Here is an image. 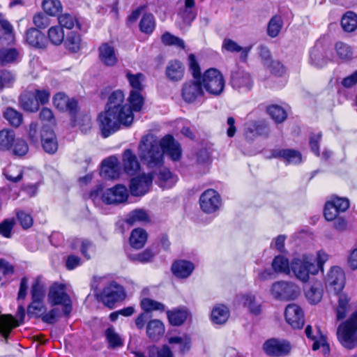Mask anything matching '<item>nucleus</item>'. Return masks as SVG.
I'll use <instances>...</instances> for the list:
<instances>
[{
	"label": "nucleus",
	"instance_id": "obj_14",
	"mask_svg": "<svg viewBox=\"0 0 357 357\" xmlns=\"http://www.w3.org/2000/svg\"><path fill=\"white\" fill-rule=\"evenodd\" d=\"M231 84L241 93L250 91L253 86V80L249 73L238 69L231 73Z\"/></svg>",
	"mask_w": 357,
	"mask_h": 357
},
{
	"label": "nucleus",
	"instance_id": "obj_53",
	"mask_svg": "<svg viewBox=\"0 0 357 357\" xmlns=\"http://www.w3.org/2000/svg\"><path fill=\"white\" fill-rule=\"evenodd\" d=\"M18 56L19 52L15 49H0V62L3 65L16 61Z\"/></svg>",
	"mask_w": 357,
	"mask_h": 357
},
{
	"label": "nucleus",
	"instance_id": "obj_63",
	"mask_svg": "<svg viewBox=\"0 0 357 357\" xmlns=\"http://www.w3.org/2000/svg\"><path fill=\"white\" fill-rule=\"evenodd\" d=\"M155 253L151 249H146L143 252L130 256L132 261H139L140 263H148L152 260Z\"/></svg>",
	"mask_w": 357,
	"mask_h": 357
},
{
	"label": "nucleus",
	"instance_id": "obj_52",
	"mask_svg": "<svg viewBox=\"0 0 357 357\" xmlns=\"http://www.w3.org/2000/svg\"><path fill=\"white\" fill-rule=\"evenodd\" d=\"M48 37L53 44L60 45L64 39V33L62 27L60 25L52 26L48 31Z\"/></svg>",
	"mask_w": 357,
	"mask_h": 357
},
{
	"label": "nucleus",
	"instance_id": "obj_47",
	"mask_svg": "<svg viewBox=\"0 0 357 357\" xmlns=\"http://www.w3.org/2000/svg\"><path fill=\"white\" fill-rule=\"evenodd\" d=\"M44 11L51 16H55L62 10L59 0H43L42 3Z\"/></svg>",
	"mask_w": 357,
	"mask_h": 357
},
{
	"label": "nucleus",
	"instance_id": "obj_6",
	"mask_svg": "<svg viewBox=\"0 0 357 357\" xmlns=\"http://www.w3.org/2000/svg\"><path fill=\"white\" fill-rule=\"evenodd\" d=\"M126 77L132 89L128 99V102L135 112H139L144 105V97L142 93L145 87L146 77L143 73L132 74L130 71L126 73Z\"/></svg>",
	"mask_w": 357,
	"mask_h": 357
},
{
	"label": "nucleus",
	"instance_id": "obj_48",
	"mask_svg": "<svg viewBox=\"0 0 357 357\" xmlns=\"http://www.w3.org/2000/svg\"><path fill=\"white\" fill-rule=\"evenodd\" d=\"M194 6L195 0H185V9L181 13V15L185 24H190L196 17Z\"/></svg>",
	"mask_w": 357,
	"mask_h": 357
},
{
	"label": "nucleus",
	"instance_id": "obj_23",
	"mask_svg": "<svg viewBox=\"0 0 357 357\" xmlns=\"http://www.w3.org/2000/svg\"><path fill=\"white\" fill-rule=\"evenodd\" d=\"M268 131L264 121H250L245 123V135L248 139H253L257 136L266 135Z\"/></svg>",
	"mask_w": 357,
	"mask_h": 357
},
{
	"label": "nucleus",
	"instance_id": "obj_19",
	"mask_svg": "<svg viewBox=\"0 0 357 357\" xmlns=\"http://www.w3.org/2000/svg\"><path fill=\"white\" fill-rule=\"evenodd\" d=\"M121 174V166L116 156H110L102 160L100 174L105 178L115 179Z\"/></svg>",
	"mask_w": 357,
	"mask_h": 357
},
{
	"label": "nucleus",
	"instance_id": "obj_38",
	"mask_svg": "<svg viewBox=\"0 0 357 357\" xmlns=\"http://www.w3.org/2000/svg\"><path fill=\"white\" fill-rule=\"evenodd\" d=\"M147 240V234L145 230L137 228L132 230L130 236V244L135 249L142 248Z\"/></svg>",
	"mask_w": 357,
	"mask_h": 357
},
{
	"label": "nucleus",
	"instance_id": "obj_39",
	"mask_svg": "<svg viewBox=\"0 0 357 357\" xmlns=\"http://www.w3.org/2000/svg\"><path fill=\"white\" fill-rule=\"evenodd\" d=\"M20 103L23 109L34 112L38 109V102L33 94L24 93L20 97Z\"/></svg>",
	"mask_w": 357,
	"mask_h": 357
},
{
	"label": "nucleus",
	"instance_id": "obj_8",
	"mask_svg": "<svg viewBox=\"0 0 357 357\" xmlns=\"http://www.w3.org/2000/svg\"><path fill=\"white\" fill-rule=\"evenodd\" d=\"M202 86L210 94L218 96L225 88V79L222 73L215 68H209L201 77Z\"/></svg>",
	"mask_w": 357,
	"mask_h": 357
},
{
	"label": "nucleus",
	"instance_id": "obj_18",
	"mask_svg": "<svg viewBox=\"0 0 357 357\" xmlns=\"http://www.w3.org/2000/svg\"><path fill=\"white\" fill-rule=\"evenodd\" d=\"M236 301L242 304L253 316H259L262 312L261 304L255 294L251 293L238 294L236 297Z\"/></svg>",
	"mask_w": 357,
	"mask_h": 357
},
{
	"label": "nucleus",
	"instance_id": "obj_10",
	"mask_svg": "<svg viewBox=\"0 0 357 357\" xmlns=\"http://www.w3.org/2000/svg\"><path fill=\"white\" fill-rule=\"evenodd\" d=\"M98 296L106 306L112 308L116 302L124 299L126 292L121 285L116 282H111L104 287Z\"/></svg>",
	"mask_w": 357,
	"mask_h": 357
},
{
	"label": "nucleus",
	"instance_id": "obj_34",
	"mask_svg": "<svg viewBox=\"0 0 357 357\" xmlns=\"http://www.w3.org/2000/svg\"><path fill=\"white\" fill-rule=\"evenodd\" d=\"M310 63L315 67L321 68L326 63L324 49L321 45L316 44L310 52Z\"/></svg>",
	"mask_w": 357,
	"mask_h": 357
},
{
	"label": "nucleus",
	"instance_id": "obj_17",
	"mask_svg": "<svg viewBox=\"0 0 357 357\" xmlns=\"http://www.w3.org/2000/svg\"><path fill=\"white\" fill-rule=\"evenodd\" d=\"M287 322L294 328H300L304 324V314L301 307L295 303L289 304L284 311Z\"/></svg>",
	"mask_w": 357,
	"mask_h": 357
},
{
	"label": "nucleus",
	"instance_id": "obj_26",
	"mask_svg": "<svg viewBox=\"0 0 357 357\" xmlns=\"http://www.w3.org/2000/svg\"><path fill=\"white\" fill-rule=\"evenodd\" d=\"M194 268V264L186 260L176 261L172 266L173 274L179 278H186L189 277Z\"/></svg>",
	"mask_w": 357,
	"mask_h": 357
},
{
	"label": "nucleus",
	"instance_id": "obj_24",
	"mask_svg": "<svg viewBox=\"0 0 357 357\" xmlns=\"http://www.w3.org/2000/svg\"><path fill=\"white\" fill-rule=\"evenodd\" d=\"M185 73V67L183 64L178 60H171L168 62L165 75L168 79L171 82L181 81Z\"/></svg>",
	"mask_w": 357,
	"mask_h": 357
},
{
	"label": "nucleus",
	"instance_id": "obj_7",
	"mask_svg": "<svg viewBox=\"0 0 357 357\" xmlns=\"http://www.w3.org/2000/svg\"><path fill=\"white\" fill-rule=\"evenodd\" d=\"M49 303L52 305H61L62 312L68 316L72 311V301L69 295L66 293V286L63 284L54 283L49 290L47 295Z\"/></svg>",
	"mask_w": 357,
	"mask_h": 357
},
{
	"label": "nucleus",
	"instance_id": "obj_51",
	"mask_svg": "<svg viewBox=\"0 0 357 357\" xmlns=\"http://www.w3.org/2000/svg\"><path fill=\"white\" fill-rule=\"evenodd\" d=\"M162 42L165 45L175 46L181 49H185V43L181 38L171 34L169 32L165 33L162 36Z\"/></svg>",
	"mask_w": 357,
	"mask_h": 357
},
{
	"label": "nucleus",
	"instance_id": "obj_64",
	"mask_svg": "<svg viewBox=\"0 0 357 357\" xmlns=\"http://www.w3.org/2000/svg\"><path fill=\"white\" fill-rule=\"evenodd\" d=\"M188 65L194 79H201V69L195 54L188 56Z\"/></svg>",
	"mask_w": 357,
	"mask_h": 357
},
{
	"label": "nucleus",
	"instance_id": "obj_28",
	"mask_svg": "<svg viewBox=\"0 0 357 357\" xmlns=\"http://www.w3.org/2000/svg\"><path fill=\"white\" fill-rule=\"evenodd\" d=\"M274 158H282L288 164H297L301 161V154L294 149H275L273 151Z\"/></svg>",
	"mask_w": 357,
	"mask_h": 357
},
{
	"label": "nucleus",
	"instance_id": "obj_30",
	"mask_svg": "<svg viewBox=\"0 0 357 357\" xmlns=\"http://www.w3.org/2000/svg\"><path fill=\"white\" fill-rule=\"evenodd\" d=\"M230 315L229 308L222 304L215 305L211 311V319L213 324L222 325L226 323Z\"/></svg>",
	"mask_w": 357,
	"mask_h": 357
},
{
	"label": "nucleus",
	"instance_id": "obj_61",
	"mask_svg": "<svg viewBox=\"0 0 357 357\" xmlns=\"http://www.w3.org/2000/svg\"><path fill=\"white\" fill-rule=\"evenodd\" d=\"M29 150L28 145L26 142L20 138H17L15 142H14L13 149L9 150L14 155L22 156L25 155Z\"/></svg>",
	"mask_w": 357,
	"mask_h": 357
},
{
	"label": "nucleus",
	"instance_id": "obj_36",
	"mask_svg": "<svg viewBox=\"0 0 357 357\" xmlns=\"http://www.w3.org/2000/svg\"><path fill=\"white\" fill-rule=\"evenodd\" d=\"M59 23L61 27H65L68 29H72L76 27L81 31H85L86 29L82 27L81 22L74 16L70 14L65 13L61 15L59 18Z\"/></svg>",
	"mask_w": 357,
	"mask_h": 357
},
{
	"label": "nucleus",
	"instance_id": "obj_40",
	"mask_svg": "<svg viewBox=\"0 0 357 357\" xmlns=\"http://www.w3.org/2000/svg\"><path fill=\"white\" fill-rule=\"evenodd\" d=\"M3 174L8 181L17 183L22 179L23 173L21 167L10 164L3 169Z\"/></svg>",
	"mask_w": 357,
	"mask_h": 357
},
{
	"label": "nucleus",
	"instance_id": "obj_42",
	"mask_svg": "<svg viewBox=\"0 0 357 357\" xmlns=\"http://www.w3.org/2000/svg\"><path fill=\"white\" fill-rule=\"evenodd\" d=\"M335 48L337 55L342 61H349L354 57L353 48L347 43L337 42Z\"/></svg>",
	"mask_w": 357,
	"mask_h": 357
},
{
	"label": "nucleus",
	"instance_id": "obj_35",
	"mask_svg": "<svg viewBox=\"0 0 357 357\" xmlns=\"http://www.w3.org/2000/svg\"><path fill=\"white\" fill-rule=\"evenodd\" d=\"M15 132L10 129H4L0 131V150L8 151L13 149L15 142Z\"/></svg>",
	"mask_w": 357,
	"mask_h": 357
},
{
	"label": "nucleus",
	"instance_id": "obj_27",
	"mask_svg": "<svg viewBox=\"0 0 357 357\" xmlns=\"http://www.w3.org/2000/svg\"><path fill=\"white\" fill-rule=\"evenodd\" d=\"M123 161L124 170L129 175L135 174L140 169L136 155L130 149L124 151Z\"/></svg>",
	"mask_w": 357,
	"mask_h": 357
},
{
	"label": "nucleus",
	"instance_id": "obj_4",
	"mask_svg": "<svg viewBox=\"0 0 357 357\" xmlns=\"http://www.w3.org/2000/svg\"><path fill=\"white\" fill-rule=\"evenodd\" d=\"M337 338L340 344L348 350L357 346V317L351 314L337 328Z\"/></svg>",
	"mask_w": 357,
	"mask_h": 357
},
{
	"label": "nucleus",
	"instance_id": "obj_55",
	"mask_svg": "<svg viewBox=\"0 0 357 357\" xmlns=\"http://www.w3.org/2000/svg\"><path fill=\"white\" fill-rule=\"evenodd\" d=\"M282 20L280 16L275 15L273 17L268 25V33L271 37L277 36L282 28Z\"/></svg>",
	"mask_w": 357,
	"mask_h": 357
},
{
	"label": "nucleus",
	"instance_id": "obj_46",
	"mask_svg": "<svg viewBox=\"0 0 357 357\" xmlns=\"http://www.w3.org/2000/svg\"><path fill=\"white\" fill-rule=\"evenodd\" d=\"M73 248L74 249L79 248L81 253L86 259H89L91 258L89 252L93 250V244L86 239H76L73 244Z\"/></svg>",
	"mask_w": 357,
	"mask_h": 357
},
{
	"label": "nucleus",
	"instance_id": "obj_45",
	"mask_svg": "<svg viewBox=\"0 0 357 357\" xmlns=\"http://www.w3.org/2000/svg\"><path fill=\"white\" fill-rule=\"evenodd\" d=\"M272 266L276 272L290 273V263L284 256H276L273 261Z\"/></svg>",
	"mask_w": 357,
	"mask_h": 357
},
{
	"label": "nucleus",
	"instance_id": "obj_37",
	"mask_svg": "<svg viewBox=\"0 0 357 357\" xmlns=\"http://www.w3.org/2000/svg\"><path fill=\"white\" fill-rule=\"evenodd\" d=\"M150 220L149 214L142 208H137L131 211L126 218V222L130 225L143 224Z\"/></svg>",
	"mask_w": 357,
	"mask_h": 357
},
{
	"label": "nucleus",
	"instance_id": "obj_3",
	"mask_svg": "<svg viewBox=\"0 0 357 357\" xmlns=\"http://www.w3.org/2000/svg\"><path fill=\"white\" fill-rule=\"evenodd\" d=\"M89 198L94 203L101 199L107 204H120L127 202L128 191L126 186L121 184L104 191L102 186L98 185L90 192Z\"/></svg>",
	"mask_w": 357,
	"mask_h": 357
},
{
	"label": "nucleus",
	"instance_id": "obj_11",
	"mask_svg": "<svg viewBox=\"0 0 357 357\" xmlns=\"http://www.w3.org/2000/svg\"><path fill=\"white\" fill-rule=\"evenodd\" d=\"M199 205L203 212L213 214L219 211L222 206V199L220 194L213 189H208L201 195Z\"/></svg>",
	"mask_w": 357,
	"mask_h": 357
},
{
	"label": "nucleus",
	"instance_id": "obj_50",
	"mask_svg": "<svg viewBox=\"0 0 357 357\" xmlns=\"http://www.w3.org/2000/svg\"><path fill=\"white\" fill-rule=\"evenodd\" d=\"M155 24L153 15L145 14L143 15L139 23V29L142 32L145 33H151L155 29Z\"/></svg>",
	"mask_w": 357,
	"mask_h": 357
},
{
	"label": "nucleus",
	"instance_id": "obj_22",
	"mask_svg": "<svg viewBox=\"0 0 357 357\" xmlns=\"http://www.w3.org/2000/svg\"><path fill=\"white\" fill-rule=\"evenodd\" d=\"M305 333L309 339L313 340L312 349L314 351L321 348L325 356L329 354V346L326 342V339L320 333L319 329L316 330V335H314L312 326L308 325L305 329Z\"/></svg>",
	"mask_w": 357,
	"mask_h": 357
},
{
	"label": "nucleus",
	"instance_id": "obj_25",
	"mask_svg": "<svg viewBox=\"0 0 357 357\" xmlns=\"http://www.w3.org/2000/svg\"><path fill=\"white\" fill-rule=\"evenodd\" d=\"M26 41L31 46L40 49L45 48L47 43L45 34L34 28H31L26 31Z\"/></svg>",
	"mask_w": 357,
	"mask_h": 357
},
{
	"label": "nucleus",
	"instance_id": "obj_41",
	"mask_svg": "<svg viewBox=\"0 0 357 357\" xmlns=\"http://www.w3.org/2000/svg\"><path fill=\"white\" fill-rule=\"evenodd\" d=\"M342 29L347 32H352L357 28V15L352 11L347 12L341 20Z\"/></svg>",
	"mask_w": 357,
	"mask_h": 357
},
{
	"label": "nucleus",
	"instance_id": "obj_12",
	"mask_svg": "<svg viewBox=\"0 0 357 357\" xmlns=\"http://www.w3.org/2000/svg\"><path fill=\"white\" fill-rule=\"evenodd\" d=\"M327 289L335 294H339L345 285V274L343 270L337 266L330 268L325 278Z\"/></svg>",
	"mask_w": 357,
	"mask_h": 357
},
{
	"label": "nucleus",
	"instance_id": "obj_15",
	"mask_svg": "<svg viewBox=\"0 0 357 357\" xmlns=\"http://www.w3.org/2000/svg\"><path fill=\"white\" fill-rule=\"evenodd\" d=\"M204 94L201 79L186 82L183 84L181 95L187 102H193Z\"/></svg>",
	"mask_w": 357,
	"mask_h": 357
},
{
	"label": "nucleus",
	"instance_id": "obj_57",
	"mask_svg": "<svg viewBox=\"0 0 357 357\" xmlns=\"http://www.w3.org/2000/svg\"><path fill=\"white\" fill-rule=\"evenodd\" d=\"M45 310L43 300L32 299L31 303L28 306L27 313L29 316L43 315Z\"/></svg>",
	"mask_w": 357,
	"mask_h": 357
},
{
	"label": "nucleus",
	"instance_id": "obj_31",
	"mask_svg": "<svg viewBox=\"0 0 357 357\" xmlns=\"http://www.w3.org/2000/svg\"><path fill=\"white\" fill-rule=\"evenodd\" d=\"M165 333V326L162 321L158 319L150 321L146 327V333L150 339L156 341L159 340Z\"/></svg>",
	"mask_w": 357,
	"mask_h": 357
},
{
	"label": "nucleus",
	"instance_id": "obj_56",
	"mask_svg": "<svg viewBox=\"0 0 357 357\" xmlns=\"http://www.w3.org/2000/svg\"><path fill=\"white\" fill-rule=\"evenodd\" d=\"M169 342L170 344H179L180 350L182 353L188 351L190 348V338L188 335L174 336L169 338Z\"/></svg>",
	"mask_w": 357,
	"mask_h": 357
},
{
	"label": "nucleus",
	"instance_id": "obj_54",
	"mask_svg": "<svg viewBox=\"0 0 357 357\" xmlns=\"http://www.w3.org/2000/svg\"><path fill=\"white\" fill-rule=\"evenodd\" d=\"M13 29L11 24L6 20H0V39L12 41L13 40Z\"/></svg>",
	"mask_w": 357,
	"mask_h": 357
},
{
	"label": "nucleus",
	"instance_id": "obj_13",
	"mask_svg": "<svg viewBox=\"0 0 357 357\" xmlns=\"http://www.w3.org/2000/svg\"><path fill=\"white\" fill-rule=\"evenodd\" d=\"M153 179L157 182V175L153 173L143 174L134 177L130 182V190L132 196L138 197L145 195L149 190Z\"/></svg>",
	"mask_w": 357,
	"mask_h": 357
},
{
	"label": "nucleus",
	"instance_id": "obj_62",
	"mask_svg": "<svg viewBox=\"0 0 357 357\" xmlns=\"http://www.w3.org/2000/svg\"><path fill=\"white\" fill-rule=\"evenodd\" d=\"M45 12L38 13L33 17V22L38 29H45L50 24V20Z\"/></svg>",
	"mask_w": 357,
	"mask_h": 357
},
{
	"label": "nucleus",
	"instance_id": "obj_33",
	"mask_svg": "<svg viewBox=\"0 0 357 357\" xmlns=\"http://www.w3.org/2000/svg\"><path fill=\"white\" fill-rule=\"evenodd\" d=\"M305 295L311 304H317L321 301L323 296V288L320 283H314L305 289Z\"/></svg>",
	"mask_w": 357,
	"mask_h": 357
},
{
	"label": "nucleus",
	"instance_id": "obj_32",
	"mask_svg": "<svg viewBox=\"0 0 357 357\" xmlns=\"http://www.w3.org/2000/svg\"><path fill=\"white\" fill-rule=\"evenodd\" d=\"M169 323L173 326H180L187 319L189 312L185 307H178L167 312Z\"/></svg>",
	"mask_w": 357,
	"mask_h": 357
},
{
	"label": "nucleus",
	"instance_id": "obj_29",
	"mask_svg": "<svg viewBox=\"0 0 357 357\" xmlns=\"http://www.w3.org/2000/svg\"><path fill=\"white\" fill-rule=\"evenodd\" d=\"M99 57L106 66H112L117 62V57L113 46L104 43L99 47Z\"/></svg>",
	"mask_w": 357,
	"mask_h": 357
},
{
	"label": "nucleus",
	"instance_id": "obj_60",
	"mask_svg": "<svg viewBox=\"0 0 357 357\" xmlns=\"http://www.w3.org/2000/svg\"><path fill=\"white\" fill-rule=\"evenodd\" d=\"M141 307L146 312H150L153 310H165V305L162 303L150 298H144L141 301Z\"/></svg>",
	"mask_w": 357,
	"mask_h": 357
},
{
	"label": "nucleus",
	"instance_id": "obj_9",
	"mask_svg": "<svg viewBox=\"0 0 357 357\" xmlns=\"http://www.w3.org/2000/svg\"><path fill=\"white\" fill-rule=\"evenodd\" d=\"M271 293L277 300H294L300 294V287L291 282L279 281L272 284Z\"/></svg>",
	"mask_w": 357,
	"mask_h": 357
},
{
	"label": "nucleus",
	"instance_id": "obj_43",
	"mask_svg": "<svg viewBox=\"0 0 357 357\" xmlns=\"http://www.w3.org/2000/svg\"><path fill=\"white\" fill-rule=\"evenodd\" d=\"M105 335L109 348L114 349L123 345V340L113 327L107 328L105 332Z\"/></svg>",
	"mask_w": 357,
	"mask_h": 357
},
{
	"label": "nucleus",
	"instance_id": "obj_59",
	"mask_svg": "<svg viewBox=\"0 0 357 357\" xmlns=\"http://www.w3.org/2000/svg\"><path fill=\"white\" fill-rule=\"evenodd\" d=\"M66 47L73 52H77L80 48L81 38L79 34L71 33L67 36L65 42Z\"/></svg>",
	"mask_w": 357,
	"mask_h": 357
},
{
	"label": "nucleus",
	"instance_id": "obj_58",
	"mask_svg": "<svg viewBox=\"0 0 357 357\" xmlns=\"http://www.w3.org/2000/svg\"><path fill=\"white\" fill-rule=\"evenodd\" d=\"M45 295V286L40 278L35 280L31 287L32 299L44 300Z\"/></svg>",
	"mask_w": 357,
	"mask_h": 357
},
{
	"label": "nucleus",
	"instance_id": "obj_21",
	"mask_svg": "<svg viewBox=\"0 0 357 357\" xmlns=\"http://www.w3.org/2000/svg\"><path fill=\"white\" fill-rule=\"evenodd\" d=\"M54 105L61 111H68L73 114L76 112L77 108V102L74 98L69 99L63 93H57L53 97Z\"/></svg>",
	"mask_w": 357,
	"mask_h": 357
},
{
	"label": "nucleus",
	"instance_id": "obj_5",
	"mask_svg": "<svg viewBox=\"0 0 357 357\" xmlns=\"http://www.w3.org/2000/svg\"><path fill=\"white\" fill-rule=\"evenodd\" d=\"M291 271L296 279L307 282L310 275H315L319 273V267L316 266L315 260L312 256L303 255L292 259L290 263Z\"/></svg>",
	"mask_w": 357,
	"mask_h": 357
},
{
	"label": "nucleus",
	"instance_id": "obj_20",
	"mask_svg": "<svg viewBox=\"0 0 357 357\" xmlns=\"http://www.w3.org/2000/svg\"><path fill=\"white\" fill-rule=\"evenodd\" d=\"M40 140L44 151L50 154L58 149V142L54 131L48 126H44L40 132Z\"/></svg>",
	"mask_w": 357,
	"mask_h": 357
},
{
	"label": "nucleus",
	"instance_id": "obj_16",
	"mask_svg": "<svg viewBox=\"0 0 357 357\" xmlns=\"http://www.w3.org/2000/svg\"><path fill=\"white\" fill-rule=\"evenodd\" d=\"M263 349L266 354L269 356H280L288 354L291 347L287 341L270 339L265 342Z\"/></svg>",
	"mask_w": 357,
	"mask_h": 357
},
{
	"label": "nucleus",
	"instance_id": "obj_44",
	"mask_svg": "<svg viewBox=\"0 0 357 357\" xmlns=\"http://www.w3.org/2000/svg\"><path fill=\"white\" fill-rule=\"evenodd\" d=\"M3 117L14 127H18L22 123V114L11 107L6 108L3 112Z\"/></svg>",
	"mask_w": 357,
	"mask_h": 357
},
{
	"label": "nucleus",
	"instance_id": "obj_2",
	"mask_svg": "<svg viewBox=\"0 0 357 357\" xmlns=\"http://www.w3.org/2000/svg\"><path fill=\"white\" fill-rule=\"evenodd\" d=\"M125 96L122 91H113L109 96L105 112L99 114L98 121L104 137L119 129L120 126H129L133 121L132 105L123 104Z\"/></svg>",
	"mask_w": 357,
	"mask_h": 357
},
{
	"label": "nucleus",
	"instance_id": "obj_1",
	"mask_svg": "<svg viewBox=\"0 0 357 357\" xmlns=\"http://www.w3.org/2000/svg\"><path fill=\"white\" fill-rule=\"evenodd\" d=\"M165 153L174 161L181 158V146L172 135H165L160 140L151 135L142 137L139 144V157L148 168L153 169L151 173L157 175L158 185L170 188L178 178L169 169L163 167Z\"/></svg>",
	"mask_w": 357,
	"mask_h": 357
},
{
	"label": "nucleus",
	"instance_id": "obj_49",
	"mask_svg": "<svg viewBox=\"0 0 357 357\" xmlns=\"http://www.w3.org/2000/svg\"><path fill=\"white\" fill-rule=\"evenodd\" d=\"M268 113L276 123H282L287 116V112L279 105H273L268 107Z\"/></svg>",
	"mask_w": 357,
	"mask_h": 357
}]
</instances>
